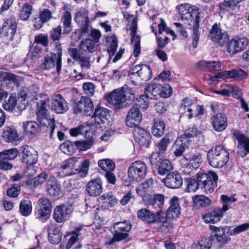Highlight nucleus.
Instances as JSON below:
<instances>
[{"label": "nucleus", "instance_id": "1", "mask_svg": "<svg viewBox=\"0 0 249 249\" xmlns=\"http://www.w3.org/2000/svg\"><path fill=\"white\" fill-rule=\"evenodd\" d=\"M178 13L183 20H190L193 24L192 27L193 46L196 48L200 36L199 31V10L198 9L189 3L182 4L178 7Z\"/></svg>", "mask_w": 249, "mask_h": 249}, {"label": "nucleus", "instance_id": "2", "mask_svg": "<svg viewBox=\"0 0 249 249\" xmlns=\"http://www.w3.org/2000/svg\"><path fill=\"white\" fill-rule=\"evenodd\" d=\"M135 98L132 89L126 85L114 89L104 96L105 99L117 108H123L130 105Z\"/></svg>", "mask_w": 249, "mask_h": 249}, {"label": "nucleus", "instance_id": "3", "mask_svg": "<svg viewBox=\"0 0 249 249\" xmlns=\"http://www.w3.org/2000/svg\"><path fill=\"white\" fill-rule=\"evenodd\" d=\"M49 101V99L46 98L43 100H40L37 103L36 116L40 128L46 127L45 131L49 133L50 137H52L55 127V124L54 118L50 117L46 108Z\"/></svg>", "mask_w": 249, "mask_h": 249}, {"label": "nucleus", "instance_id": "4", "mask_svg": "<svg viewBox=\"0 0 249 249\" xmlns=\"http://www.w3.org/2000/svg\"><path fill=\"white\" fill-rule=\"evenodd\" d=\"M207 158L212 167L221 168L228 162L229 154L223 146L218 145L213 146L208 151Z\"/></svg>", "mask_w": 249, "mask_h": 249}, {"label": "nucleus", "instance_id": "5", "mask_svg": "<svg viewBox=\"0 0 249 249\" xmlns=\"http://www.w3.org/2000/svg\"><path fill=\"white\" fill-rule=\"evenodd\" d=\"M21 154V161L28 165L27 173L28 175L33 176L36 172L34 165L38 160V153L33 147L27 145H24L20 149Z\"/></svg>", "mask_w": 249, "mask_h": 249}, {"label": "nucleus", "instance_id": "6", "mask_svg": "<svg viewBox=\"0 0 249 249\" xmlns=\"http://www.w3.org/2000/svg\"><path fill=\"white\" fill-rule=\"evenodd\" d=\"M197 179L199 182L200 188L206 193H211L216 186L218 176L213 172L198 173Z\"/></svg>", "mask_w": 249, "mask_h": 249}, {"label": "nucleus", "instance_id": "7", "mask_svg": "<svg viewBox=\"0 0 249 249\" xmlns=\"http://www.w3.org/2000/svg\"><path fill=\"white\" fill-rule=\"evenodd\" d=\"M147 172L146 164L141 160L132 162L128 169L129 178L133 181L140 182L146 176Z\"/></svg>", "mask_w": 249, "mask_h": 249}, {"label": "nucleus", "instance_id": "8", "mask_svg": "<svg viewBox=\"0 0 249 249\" xmlns=\"http://www.w3.org/2000/svg\"><path fill=\"white\" fill-rule=\"evenodd\" d=\"M131 227V223L126 221L114 223L113 237L108 244H112L115 241L126 239L128 236V232L130 231Z\"/></svg>", "mask_w": 249, "mask_h": 249}, {"label": "nucleus", "instance_id": "9", "mask_svg": "<svg viewBox=\"0 0 249 249\" xmlns=\"http://www.w3.org/2000/svg\"><path fill=\"white\" fill-rule=\"evenodd\" d=\"M52 206L50 200L46 197L38 199L35 209L36 218L41 220H46L51 216Z\"/></svg>", "mask_w": 249, "mask_h": 249}, {"label": "nucleus", "instance_id": "10", "mask_svg": "<svg viewBox=\"0 0 249 249\" xmlns=\"http://www.w3.org/2000/svg\"><path fill=\"white\" fill-rule=\"evenodd\" d=\"M93 103L88 97L83 96L78 101L73 103V110L74 114L82 113L85 115H90L93 110Z\"/></svg>", "mask_w": 249, "mask_h": 249}, {"label": "nucleus", "instance_id": "11", "mask_svg": "<svg viewBox=\"0 0 249 249\" xmlns=\"http://www.w3.org/2000/svg\"><path fill=\"white\" fill-rule=\"evenodd\" d=\"M162 211H158L156 212L150 211L146 208L139 210L137 213V217L144 223L148 224H153L157 223V220L161 221L162 217Z\"/></svg>", "mask_w": 249, "mask_h": 249}, {"label": "nucleus", "instance_id": "12", "mask_svg": "<svg viewBox=\"0 0 249 249\" xmlns=\"http://www.w3.org/2000/svg\"><path fill=\"white\" fill-rule=\"evenodd\" d=\"M38 91L39 88L36 85H32L28 87H22L18 93L21 99L19 100L18 107L20 110H25L27 106L26 99L32 97L35 98Z\"/></svg>", "mask_w": 249, "mask_h": 249}, {"label": "nucleus", "instance_id": "13", "mask_svg": "<svg viewBox=\"0 0 249 249\" xmlns=\"http://www.w3.org/2000/svg\"><path fill=\"white\" fill-rule=\"evenodd\" d=\"M17 28V22L12 19H6L2 25L1 35L7 41H13Z\"/></svg>", "mask_w": 249, "mask_h": 249}, {"label": "nucleus", "instance_id": "14", "mask_svg": "<svg viewBox=\"0 0 249 249\" xmlns=\"http://www.w3.org/2000/svg\"><path fill=\"white\" fill-rule=\"evenodd\" d=\"M74 20L81 26L80 31L82 34L88 33L89 24L88 11L80 8L75 14Z\"/></svg>", "mask_w": 249, "mask_h": 249}, {"label": "nucleus", "instance_id": "15", "mask_svg": "<svg viewBox=\"0 0 249 249\" xmlns=\"http://www.w3.org/2000/svg\"><path fill=\"white\" fill-rule=\"evenodd\" d=\"M142 114L137 106H133L129 110L125 119L126 124L130 127H138L142 121Z\"/></svg>", "mask_w": 249, "mask_h": 249}, {"label": "nucleus", "instance_id": "16", "mask_svg": "<svg viewBox=\"0 0 249 249\" xmlns=\"http://www.w3.org/2000/svg\"><path fill=\"white\" fill-rule=\"evenodd\" d=\"M248 44V40L245 37L235 38L228 42L227 51L229 53L235 54L244 49Z\"/></svg>", "mask_w": 249, "mask_h": 249}, {"label": "nucleus", "instance_id": "17", "mask_svg": "<svg viewBox=\"0 0 249 249\" xmlns=\"http://www.w3.org/2000/svg\"><path fill=\"white\" fill-rule=\"evenodd\" d=\"M210 37L213 41L217 42L220 46L224 45L229 40L228 34L225 32H222L217 23L213 26L210 31Z\"/></svg>", "mask_w": 249, "mask_h": 249}, {"label": "nucleus", "instance_id": "18", "mask_svg": "<svg viewBox=\"0 0 249 249\" xmlns=\"http://www.w3.org/2000/svg\"><path fill=\"white\" fill-rule=\"evenodd\" d=\"M51 108L57 113H64L69 109V106L65 99L60 94H55L52 97Z\"/></svg>", "mask_w": 249, "mask_h": 249}, {"label": "nucleus", "instance_id": "19", "mask_svg": "<svg viewBox=\"0 0 249 249\" xmlns=\"http://www.w3.org/2000/svg\"><path fill=\"white\" fill-rule=\"evenodd\" d=\"M133 135L135 140L140 146L148 147L151 142V136L147 131L139 127H135Z\"/></svg>", "mask_w": 249, "mask_h": 249}, {"label": "nucleus", "instance_id": "20", "mask_svg": "<svg viewBox=\"0 0 249 249\" xmlns=\"http://www.w3.org/2000/svg\"><path fill=\"white\" fill-rule=\"evenodd\" d=\"M71 206L65 205L57 206L54 209L53 216L57 223L65 221L72 212Z\"/></svg>", "mask_w": 249, "mask_h": 249}, {"label": "nucleus", "instance_id": "21", "mask_svg": "<svg viewBox=\"0 0 249 249\" xmlns=\"http://www.w3.org/2000/svg\"><path fill=\"white\" fill-rule=\"evenodd\" d=\"M77 159L70 158L63 161L60 166V173L62 176H71L78 173V169L76 167Z\"/></svg>", "mask_w": 249, "mask_h": 249}, {"label": "nucleus", "instance_id": "22", "mask_svg": "<svg viewBox=\"0 0 249 249\" xmlns=\"http://www.w3.org/2000/svg\"><path fill=\"white\" fill-rule=\"evenodd\" d=\"M103 183L99 178H95L88 182L86 191L88 194L92 196H99L102 192Z\"/></svg>", "mask_w": 249, "mask_h": 249}, {"label": "nucleus", "instance_id": "23", "mask_svg": "<svg viewBox=\"0 0 249 249\" xmlns=\"http://www.w3.org/2000/svg\"><path fill=\"white\" fill-rule=\"evenodd\" d=\"M131 74H137L142 80L147 81L152 78V70L147 65H137L132 68Z\"/></svg>", "mask_w": 249, "mask_h": 249}, {"label": "nucleus", "instance_id": "24", "mask_svg": "<svg viewBox=\"0 0 249 249\" xmlns=\"http://www.w3.org/2000/svg\"><path fill=\"white\" fill-rule=\"evenodd\" d=\"M163 182L168 188L177 189L182 186L183 180L179 173L173 172L167 174L163 179Z\"/></svg>", "mask_w": 249, "mask_h": 249}, {"label": "nucleus", "instance_id": "25", "mask_svg": "<svg viewBox=\"0 0 249 249\" xmlns=\"http://www.w3.org/2000/svg\"><path fill=\"white\" fill-rule=\"evenodd\" d=\"M49 240L52 244H58L62 238V233L59 227L56 224H50L47 226Z\"/></svg>", "mask_w": 249, "mask_h": 249}, {"label": "nucleus", "instance_id": "26", "mask_svg": "<svg viewBox=\"0 0 249 249\" xmlns=\"http://www.w3.org/2000/svg\"><path fill=\"white\" fill-rule=\"evenodd\" d=\"M170 207L166 212V215L169 219H176L180 214L179 199L176 196L172 197L170 201Z\"/></svg>", "mask_w": 249, "mask_h": 249}, {"label": "nucleus", "instance_id": "27", "mask_svg": "<svg viewBox=\"0 0 249 249\" xmlns=\"http://www.w3.org/2000/svg\"><path fill=\"white\" fill-rule=\"evenodd\" d=\"M153 183V180L152 178H149L141 184L137 189V194L142 197L143 202L151 196V188Z\"/></svg>", "mask_w": 249, "mask_h": 249}, {"label": "nucleus", "instance_id": "28", "mask_svg": "<svg viewBox=\"0 0 249 249\" xmlns=\"http://www.w3.org/2000/svg\"><path fill=\"white\" fill-rule=\"evenodd\" d=\"M46 188L48 194L53 197L58 196L61 192L59 182L53 176L50 177L47 180Z\"/></svg>", "mask_w": 249, "mask_h": 249}, {"label": "nucleus", "instance_id": "29", "mask_svg": "<svg viewBox=\"0 0 249 249\" xmlns=\"http://www.w3.org/2000/svg\"><path fill=\"white\" fill-rule=\"evenodd\" d=\"M234 136L238 142V147L243 148L242 151H239L238 154L242 157H245L247 153H249V138L238 131L234 133Z\"/></svg>", "mask_w": 249, "mask_h": 249}, {"label": "nucleus", "instance_id": "30", "mask_svg": "<svg viewBox=\"0 0 249 249\" xmlns=\"http://www.w3.org/2000/svg\"><path fill=\"white\" fill-rule=\"evenodd\" d=\"M21 98L18 94V97L17 98L16 96V94L15 93H13L11 94L7 101L3 104V108L8 111L9 112H12L15 109H16L18 110L19 114L23 110H20L18 107L19 105V100H21Z\"/></svg>", "mask_w": 249, "mask_h": 249}, {"label": "nucleus", "instance_id": "31", "mask_svg": "<svg viewBox=\"0 0 249 249\" xmlns=\"http://www.w3.org/2000/svg\"><path fill=\"white\" fill-rule=\"evenodd\" d=\"M221 208H215L211 212L203 216V219L206 223H214L220 221L223 215Z\"/></svg>", "mask_w": 249, "mask_h": 249}, {"label": "nucleus", "instance_id": "32", "mask_svg": "<svg viewBox=\"0 0 249 249\" xmlns=\"http://www.w3.org/2000/svg\"><path fill=\"white\" fill-rule=\"evenodd\" d=\"M213 126L215 131L224 130L227 126V118L222 113L216 114L213 118Z\"/></svg>", "mask_w": 249, "mask_h": 249}, {"label": "nucleus", "instance_id": "33", "mask_svg": "<svg viewBox=\"0 0 249 249\" xmlns=\"http://www.w3.org/2000/svg\"><path fill=\"white\" fill-rule=\"evenodd\" d=\"M193 104V102L191 99L185 98L182 101L178 111L181 114L186 115L189 119L192 118L194 116L191 107Z\"/></svg>", "mask_w": 249, "mask_h": 249}, {"label": "nucleus", "instance_id": "34", "mask_svg": "<svg viewBox=\"0 0 249 249\" xmlns=\"http://www.w3.org/2000/svg\"><path fill=\"white\" fill-rule=\"evenodd\" d=\"M18 136L17 129L12 126L5 127L1 134L2 138L7 142L15 141Z\"/></svg>", "mask_w": 249, "mask_h": 249}, {"label": "nucleus", "instance_id": "35", "mask_svg": "<svg viewBox=\"0 0 249 249\" xmlns=\"http://www.w3.org/2000/svg\"><path fill=\"white\" fill-rule=\"evenodd\" d=\"M164 197L163 195L156 194L152 196L151 195L144 202L145 205H151L154 209L160 208L163 205Z\"/></svg>", "mask_w": 249, "mask_h": 249}, {"label": "nucleus", "instance_id": "36", "mask_svg": "<svg viewBox=\"0 0 249 249\" xmlns=\"http://www.w3.org/2000/svg\"><path fill=\"white\" fill-rule=\"evenodd\" d=\"M161 85L157 83H153L149 85L145 89V94L149 99L157 98L160 96Z\"/></svg>", "mask_w": 249, "mask_h": 249}, {"label": "nucleus", "instance_id": "37", "mask_svg": "<svg viewBox=\"0 0 249 249\" xmlns=\"http://www.w3.org/2000/svg\"><path fill=\"white\" fill-rule=\"evenodd\" d=\"M98 44L96 41H93L90 38H86L81 41L80 44V49L81 51L88 53H93L98 49Z\"/></svg>", "mask_w": 249, "mask_h": 249}, {"label": "nucleus", "instance_id": "38", "mask_svg": "<svg viewBox=\"0 0 249 249\" xmlns=\"http://www.w3.org/2000/svg\"><path fill=\"white\" fill-rule=\"evenodd\" d=\"M55 65H56V55L54 53H50L45 56L40 67L43 70H49L54 68Z\"/></svg>", "mask_w": 249, "mask_h": 249}, {"label": "nucleus", "instance_id": "39", "mask_svg": "<svg viewBox=\"0 0 249 249\" xmlns=\"http://www.w3.org/2000/svg\"><path fill=\"white\" fill-rule=\"evenodd\" d=\"M165 125L164 122L161 119L157 118L153 121L152 133L157 137H161L164 132Z\"/></svg>", "mask_w": 249, "mask_h": 249}, {"label": "nucleus", "instance_id": "40", "mask_svg": "<svg viewBox=\"0 0 249 249\" xmlns=\"http://www.w3.org/2000/svg\"><path fill=\"white\" fill-rule=\"evenodd\" d=\"M161 216L163 218L162 220L160 221L158 220H157V223H156L159 224L158 228V231L164 234L171 232L173 229V225L172 223L167 221L164 213L162 212Z\"/></svg>", "mask_w": 249, "mask_h": 249}, {"label": "nucleus", "instance_id": "41", "mask_svg": "<svg viewBox=\"0 0 249 249\" xmlns=\"http://www.w3.org/2000/svg\"><path fill=\"white\" fill-rule=\"evenodd\" d=\"M131 43L133 45V53L137 57L141 52L140 37L136 35V31L134 28H131Z\"/></svg>", "mask_w": 249, "mask_h": 249}, {"label": "nucleus", "instance_id": "42", "mask_svg": "<svg viewBox=\"0 0 249 249\" xmlns=\"http://www.w3.org/2000/svg\"><path fill=\"white\" fill-rule=\"evenodd\" d=\"M98 124H105L107 122L109 114L108 110L104 107H96L94 113Z\"/></svg>", "mask_w": 249, "mask_h": 249}, {"label": "nucleus", "instance_id": "43", "mask_svg": "<svg viewBox=\"0 0 249 249\" xmlns=\"http://www.w3.org/2000/svg\"><path fill=\"white\" fill-rule=\"evenodd\" d=\"M0 80L3 81H9L13 82L17 86H19L22 79L21 77L16 75L13 73L0 71Z\"/></svg>", "mask_w": 249, "mask_h": 249}, {"label": "nucleus", "instance_id": "44", "mask_svg": "<svg viewBox=\"0 0 249 249\" xmlns=\"http://www.w3.org/2000/svg\"><path fill=\"white\" fill-rule=\"evenodd\" d=\"M240 3L237 0H224L223 2L219 3V7L221 11L222 10H238L240 6L238 4Z\"/></svg>", "mask_w": 249, "mask_h": 249}, {"label": "nucleus", "instance_id": "45", "mask_svg": "<svg viewBox=\"0 0 249 249\" xmlns=\"http://www.w3.org/2000/svg\"><path fill=\"white\" fill-rule=\"evenodd\" d=\"M19 212L24 216H29L32 212V205L31 201L29 199L22 200L19 206Z\"/></svg>", "mask_w": 249, "mask_h": 249}, {"label": "nucleus", "instance_id": "46", "mask_svg": "<svg viewBox=\"0 0 249 249\" xmlns=\"http://www.w3.org/2000/svg\"><path fill=\"white\" fill-rule=\"evenodd\" d=\"M194 205L197 208L206 207L211 204V200L204 195H196L193 197Z\"/></svg>", "mask_w": 249, "mask_h": 249}, {"label": "nucleus", "instance_id": "47", "mask_svg": "<svg viewBox=\"0 0 249 249\" xmlns=\"http://www.w3.org/2000/svg\"><path fill=\"white\" fill-rule=\"evenodd\" d=\"M187 147L185 142H183L181 138L178 139L172 146L174 154L176 157L181 156Z\"/></svg>", "mask_w": 249, "mask_h": 249}, {"label": "nucleus", "instance_id": "48", "mask_svg": "<svg viewBox=\"0 0 249 249\" xmlns=\"http://www.w3.org/2000/svg\"><path fill=\"white\" fill-rule=\"evenodd\" d=\"M61 20L64 26L63 33L69 34L72 31L71 15V12L69 11L64 12Z\"/></svg>", "mask_w": 249, "mask_h": 249}, {"label": "nucleus", "instance_id": "49", "mask_svg": "<svg viewBox=\"0 0 249 249\" xmlns=\"http://www.w3.org/2000/svg\"><path fill=\"white\" fill-rule=\"evenodd\" d=\"M39 125L35 121H28L22 123V127L27 134L34 135L38 131Z\"/></svg>", "mask_w": 249, "mask_h": 249}, {"label": "nucleus", "instance_id": "50", "mask_svg": "<svg viewBox=\"0 0 249 249\" xmlns=\"http://www.w3.org/2000/svg\"><path fill=\"white\" fill-rule=\"evenodd\" d=\"M187 156H188V158L184 157L181 161H189L188 163L193 165L194 168L197 169L200 166L201 163V157L199 153H192L190 155H187Z\"/></svg>", "mask_w": 249, "mask_h": 249}, {"label": "nucleus", "instance_id": "51", "mask_svg": "<svg viewBox=\"0 0 249 249\" xmlns=\"http://www.w3.org/2000/svg\"><path fill=\"white\" fill-rule=\"evenodd\" d=\"M74 145L80 151H84L90 149L94 144V140L91 138L88 140L77 141L74 142Z\"/></svg>", "mask_w": 249, "mask_h": 249}, {"label": "nucleus", "instance_id": "52", "mask_svg": "<svg viewBox=\"0 0 249 249\" xmlns=\"http://www.w3.org/2000/svg\"><path fill=\"white\" fill-rule=\"evenodd\" d=\"M54 53H54L56 55V71L59 73L61 69V61H62V49L61 44L56 42L54 43Z\"/></svg>", "mask_w": 249, "mask_h": 249}, {"label": "nucleus", "instance_id": "53", "mask_svg": "<svg viewBox=\"0 0 249 249\" xmlns=\"http://www.w3.org/2000/svg\"><path fill=\"white\" fill-rule=\"evenodd\" d=\"M213 232H214V237L217 241L222 244L227 243L230 241V238L227 237L223 229L214 227Z\"/></svg>", "mask_w": 249, "mask_h": 249}, {"label": "nucleus", "instance_id": "54", "mask_svg": "<svg viewBox=\"0 0 249 249\" xmlns=\"http://www.w3.org/2000/svg\"><path fill=\"white\" fill-rule=\"evenodd\" d=\"M173 169L170 161L167 159L163 160L159 165L158 173L160 175L169 174Z\"/></svg>", "mask_w": 249, "mask_h": 249}, {"label": "nucleus", "instance_id": "55", "mask_svg": "<svg viewBox=\"0 0 249 249\" xmlns=\"http://www.w3.org/2000/svg\"><path fill=\"white\" fill-rule=\"evenodd\" d=\"M32 7L29 3H25L19 10L18 17L22 20L28 19L32 14Z\"/></svg>", "mask_w": 249, "mask_h": 249}, {"label": "nucleus", "instance_id": "56", "mask_svg": "<svg viewBox=\"0 0 249 249\" xmlns=\"http://www.w3.org/2000/svg\"><path fill=\"white\" fill-rule=\"evenodd\" d=\"M100 199L104 201V206L107 208L113 206L117 203V199L111 193L103 195Z\"/></svg>", "mask_w": 249, "mask_h": 249}, {"label": "nucleus", "instance_id": "57", "mask_svg": "<svg viewBox=\"0 0 249 249\" xmlns=\"http://www.w3.org/2000/svg\"><path fill=\"white\" fill-rule=\"evenodd\" d=\"M98 166L106 172L112 171L115 169L114 163L110 159H103L99 160L98 162Z\"/></svg>", "mask_w": 249, "mask_h": 249}, {"label": "nucleus", "instance_id": "58", "mask_svg": "<svg viewBox=\"0 0 249 249\" xmlns=\"http://www.w3.org/2000/svg\"><path fill=\"white\" fill-rule=\"evenodd\" d=\"M221 200L223 207L221 208L223 213L229 209L231 205L236 201V199L233 196H229L227 195H222L221 196Z\"/></svg>", "mask_w": 249, "mask_h": 249}, {"label": "nucleus", "instance_id": "59", "mask_svg": "<svg viewBox=\"0 0 249 249\" xmlns=\"http://www.w3.org/2000/svg\"><path fill=\"white\" fill-rule=\"evenodd\" d=\"M18 154V150L17 148H12L0 152V158L7 160H11L16 159Z\"/></svg>", "mask_w": 249, "mask_h": 249}, {"label": "nucleus", "instance_id": "60", "mask_svg": "<svg viewBox=\"0 0 249 249\" xmlns=\"http://www.w3.org/2000/svg\"><path fill=\"white\" fill-rule=\"evenodd\" d=\"M107 41L109 44L108 53L109 54H113L118 47L117 40L114 35L111 34L107 37Z\"/></svg>", "mask_w": 249, "mask_h": 249}, {"label": "nucleus", "instance_id": "61", "mask_svg": "<svg viewBox=\"0 0 249 249\" xmlns=\"http://www.w3.org/2000/svg\"><path fill=\"white\" fill-rule=\"evenodd\" d=\"M187 187L186 191L187 192H195L200 187L199 182L198 180H196L194 178H189L185 180Z\"/></svg>", "mask_w": 249, "mask_h": 249}, {"label": "nucleus", "instance_id": "62", "mask_svg": "<svg viewBox=\"0 0 249 249\" xmlns=\"http://www.w3.org/2000/svg\"><path fill=\"white\" fill-rule=\"evenodd\" d=\"M212 246V241L210 238H204L199 241L193 246V249H210Z\"/></svg>", "mask_w": 249, "mask_h": 249}, {"label": "nucleus", "instance_id": "63", "mask_svg": "<svg viewBox=\"0 0 249 249\" xmlns=\"http://www.w3.org/2000/svg\"><path fill=\"white\" fill-rule=\"evenodd\" d=\"M170 142L171 141L169 138L167 137L162 138L159 142L156 144V146L159 153H164L166 151Z\"/></svg>", "mask_w": 249, "mask_h": 249}, {"label": "nucleus", "instance_id": "64", "mask_svg": "<svg viewBox=\"0 0 249 249\" xmlns=\"http://www.w3.org/2000/svg\"><path fill=\"white\" fill-rule=\"evenodd\" d=\"M74 145V142L71 143V142L67 141L61 144L59 146V149L63 153L67 155H71L75 151Z\"/></svg>", "mask_w": 249, "mask_h": 249}]
</instances>
